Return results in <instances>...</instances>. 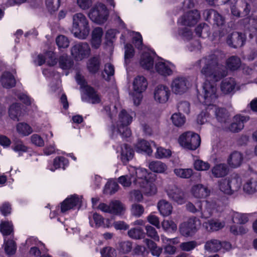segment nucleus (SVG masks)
<instances>
[{
	"mask_svg": "<svg viewBox=\"0 0 257 257\" xmlns=\"http://www.w3.org/2000/svg\"><path fill=\"white\" fill-rule=\"evenodd\" d=\"M243 161L242 154L238 151H234L229 155L227 159V163L231 168H236L241 165Z\"/></svg>",
	"mask_w": 257,
	"mask_h": 257,
	"instance_id": "nucleus-28",
	"label": "nucleus"
},
{
	"mask_svg": "<svg viewBox=\"0 0 257 257\" xmlns=\"http://www.w3.org/2000/svg\"><path fill=\"white\" fill-rule=\"evenodd\" d=\"M221 242L215 239H211L207 241L204 245V249L209 252H215L222 248Z\"/></svg>",
	"mask_w": 257,
	"mask_h": 257,
	"instance_id": "nucleus-36",
	"label": "nucleus"
},
{
	"mask_svg": "<svg viewBox=\"0 0 257 257\" xmlns=\"http://www.w3.org/2000/svg\"><path fill=\"white\" fill-rule=\"evenodd\" d=\"M200 17V15L199 12L196 10H194L188 12L184 16L181 17L178 22L183 25L192 26L197 23Z\"/></svg>",
	"mask_w": 257,
	"mask_h": 257,
	"instance_id": "nucleus-21",
	"label": "nucleus"
},
{
	"mask_svg": "<svg viewBox=\"0 0 257 257\" xmlns=\"http://www.w3.org/2000/svg\"><path fill=\"white\" fill-rule=\"evenodd\" d=\"M223 57L221 51H216L198 60L195 66L206 78L218 81L226 75L224 67L218 64L219 58Z\"/></svg>",
	"mask_w": 257,
	"mask_h": 257,
	"instance_id": "nucleus-1",
	"label": "nucleus"
},
{
	"mask_svg": "<svg viewBox=\"0 0 257 257\" xmlns=\"http://www.w3.org/2000/svg\"><path fill=\"white\" fill-rule=\"evenodd\" d=\"M9 112L10 117L15 120H19V117L24 114L21 105L17 103L11 105Z\"/></svg>",
	"mask_w": 257,
	"mask_h": 257,
	"instance_id": "nucleus-41",
	"label": "nucleus"
},
{
	"mask_svg": "<svg viewBox=\"0 0 257 257\" xmlns=\"http://www.w3.org/2000/svg\"><path fill=\"white\" fill-rule=\"evenodd\" d=\"M175 174L178 177L188 179L193 175V171L192 169L176 168L174 170Z\"/></svg>",
	"mask_w": 257,
	"mask_h": 257,
	"instance_id": "nucleus-46",
	"label": "nucleus"
},
{
	"mask_svg": "<svg viewBox=\"0 0 257 257\" xmlns=\"http://www.w3.org/2000/svg\"><path fill=\"white\" fill-rule=\"evenodd\" d=\"M136 151L139 153H145L149 156L152 154L153 150L150 142L145 140L139 141L135 146Z\"/></svg>",
	"mask_w": 257,
	"mask_h": 257,
	"instance_id": "nucleus-34",
	"label": "nucleus"
},
{
	"mask_svg": "<svg viewBox=\"0 0 257 257\" xmlns=\"http://www.w3.org/2000/svg\"><path fill=\"white\" fill-rule=\"evenodd\" d=\"M103 34L102 29L96 27L93 29L91 34V43L92 47L97 49L99 47L102 42V37Z\"/></svg>",
	"mask_w": 257,
	"mask_h": 257,
	"instance_id": "nucleus-31",
	"label": "nucleus"
},
{
	"mask_svg": "<svg viewBox=\"0 0 257 257\" xmlns=\"http://www.w3.org/2000/svg\"><path fill=\"white\" fill-rule=\"evenodd\" d=\"M1 82L3 86L6 88L14 87L16 84V80L14 76L10 72H4L1 78Z\"/></svg>",
	"mask_w": 257,
	"mask_h": 257,
	"instance_id": "nucleus-37",
	"label": "nucleus"
},
{
	"mask_svg": "<svg viewBox=\"0 0 257 257\" xmlns=\"http://www.w3.org/2000/svg\"><path fill=\"white\" fill-rule=\"evenodd\" d=\"M12 149L15 152L18 153L19 156L28 151V148L25 146L21 141H18L14 143Z\"/></svg>",
	"mask_w": 257,
	"mask_h": 257,
	"instance_id": "nucleus-57",
	"label": "nucleus"
},
{
	"mask_svg": "<svg viewBox=\"0 0 257 257\" xmlns=\"http://www.w3.org/2000/svg\"><path fill=\"white\" fill-rule=\"evenodd\" d=\"M187 210L192 213L200 212L202 218H208L218 211V205L215 200H198L195 204L191 202L186 205Z\"/></svg>",
	"mask_w": 257,
	"mask_h": 257,
	"instance_id": "nucleus-3",
	"label": "nucleus"
},
{
	"mask_svg": "<svg viewBox=\"0 0 257 257\" xmlns=\"http://www.w3.org/2000/svg\"><path fill=\"white\" fill-rule=\"evenodd\" d=\"M228 178L230 185V187H231V194H232L240 189L242 184V179L237 175H235Z\"/></svg>",
	"mask_w": 257,
	"mask_h": 257,
	"instance_id": "nucleus-42",
	"label": "nucleus"
},
{
	"mask_svg": "<svg viewBox=\"0 0 257 257\" xmlns=\"http://www.w3.org/2000/svg\"><path fill=\"white\" fill-rule=\"evenodd\" d=\"M225 222L219 220H210L205 222L203 225L208 231H217L225 226Z\"/></svg>",
	"mask_w": 257,
	"mask_h": 257,
	"instance_id": "nucleus-33",
	"label": "nucleus"
},
{
	"mask_svg": "<svg viewBox=\"0 0 257 257\" xmlns=\"http://www.w3.org/2000/svg\"><path fill=\"white\" fill-rule=\"evenodd\" d=\"M89 219L90 225L93 227L109 228L112 226L110 219H105L101 215L96 213H93L92 216H89Z\"/></svg>",
	"mask_w": 257,
	"mask_h": 257,
	"instance_id": "nucleus-17",
	"label": "nucleus"
},
{
	"mask_svg": "<svg viewBox=\"0 0 257 257\" xmlns=\"http://www.w3.org/2000/svg\"><path fill=\"white\" fill-rule=\"evenodd\" d=\"M148 85V81L144 76L139 75L134 78L133 88L136 94L133 96V100L136 105L140 104L143 98L142 93L146 90Z\"/></svg>",
	"mask_w": 257,
	"mask_h": 257,
	"instance_id": "nucleus-6",
	"label": "nucleus"
},
{
	"mask_svg": "<svg viewBox=\"0 0 257 257\" xmlns=\"http://www.w3.org/2000/svg\"><path fill=\"white\" fill-rule=\"evenodd\" d=\"M0 231L3 235H11L13 232V227L11 222H2L0 224Z\"/></svg>",
	"mask_w": 257,
	"mask_h": 257,
	"instance_id": "nucleus-56",
	"label": "nucleus"
},
{
	"mask_svg": "<svg viewBox=\"0 0 257 257\" xmlns=\"http://www.w3.org/2000/svg\"><path fill=\"white\" fill-rule=\"evenodd\" d=\"M73 61L67 55H62L59 57V65L63 70H69L73 66Z\"/></svg>",
	"mask_w": 257,
	"mask_h": 257,
	"instance_id": "nucleus-44",
	"label": "nucleus"
},
{
	"mask_svg": "<svg viewBox=\"0 0 257 257\" xmlns=\"http://www.w3.org/2000/svg\"><path fill=\"white\" fill-rule=\"evenodd\" d=\"M75 79L77 83L80 85L82 91L88 96L92 103H96L99 102L100 98L99 96L93 88L86 85V82L83 76H81L79 73H77L76 74Z\"/></svg>",
	"mask_w": 257,
	"mask_h": 257,
	"instance_id": "nucleus-11",
	"label": "nucleus"
},
{
	"mask_svg": "<svg viewBox=\"0 0 257 257\" xmlns=\"http://www.w3.org/2000/svg\"><path fill=\"white\" fill-rule=\"evenodd\" d=\"M172 155L170 150L167 149L162 147H157L155 156L157 159H164L170 157Z\"/></svg>",
	"mask_w": 257,
	"mask_h": 257,
	"instance_id": "nucleus-54",
	"label": "nucleus"
},
{
	"mask_svg": "<svg viewBox=\"0 0 257 257\" xmlns=\"http://www.w3.org/2000/svg\"><path fill=\"white\" fill-rule=\"evenodd\" d=\"M145 242L150 249L151 253L153 255L159 256L161 254L162 248L157 246L154 241L149 239H146Z\"/></svg>",
	"mask_w": 257,
	"mask_h": 257,
	"instance_id": "nucleus-49",
	"label": "nucleus"
},
{
	"mask_svg": "<svg viewBox=\"0 0 257 257\" xmlns=\"http://www.w3.org/2000/svg\"><path fill=\"white\" fill-rule=\"evenodd\" d=\"M178 142L183 148L194 150L200 146L201 139L198 134L188 132L180 136Z\"/></svg>",
	"mask_w": 257,
	"mask_h": 257,
	"instance_id": "nucleus-7",
	"label": "nucleus"
},
{
	"mask_svg": "<svg viewBox=\"0 0 257 257\" xmlns=\"http://www.w3.org/2000/svg\"><path fill=\"white\" fill-rule=\"evenodd\" d=\"M252 6V0H238V7L236 6H232L231 7V14L237 17L247 16Z\"/></svg>",
	"mask_w": 257,
	"mask_h": 257,
	"instance_id": "nucleus-12",
	"label": "nucleus"
},
{
	"mask_svg": "<svg viewBox=\"0 0 257 257\" xmlns=\"http://www.w3.org/2000/svg\"><path fill=\"white\" fill-rule=\"evenodd\" d=\"M245 40V36L243 34L234 32L227 36L226 43L229 46L237 48L242 47Z\"/></svg>",
	"mask_w": 257,
	"mask_h": 257,
	"instance_id": "nucleus-18",
	"label": "nucleus"
},
{
	"mask_svg": "<svg viewBox=\"0 0 257 257\" xmlns=\"http://www.w3.org/2000/svg\"><path fill=\"white\" fill-rule=\"evenodd\" d=\"M249 120L247 116L237 114L233 117V121L228 127L229 131L233 133L240 131L244 127V123Z\"/></svg>",
	"mask_w": 257,
	"mask_h": 257,
	"instance_id": "nucleus-23",
	"label": "nucleus"
},
{
	"mask_svg": "<svg viewBox=\"0 0 257 257\" xmlns=\"http://www.w3.org/2000/svg\"><path fill=\"white\" fill-rule=\"evenodd\" d=\"M162 226L164 230L168 231H175L177 229L176 224L171 220H164L162 222Z\"/></svg>",
	"mask_w": 257,
	"mask_h": 257,
	"instance_id": "nucleus-63",
	"label": "nucleus"
},
{
	"mask_svg": "<svg viewBox=\"0 0 257 257\" xmlns=\"http://www.w3.org/2000/svg\"><path fill=\"white\" fill-rule=\"evenodd\" d=\"M178 35L185 42H189L193 38L192 30L188 27L180 29L178 31Z\"/></svg>",
	"mask_w": 257,
	"mask_h": 257,
	"instance_id": "nucleus-47",
	"label": "nucleus"
},
{
	"mask_svg": "<svg viewBox=\"0 0 257 257\" xmlns=\"http://www.w3.org/2000/svg\"><path fill=\"white\" fill-rule=\"evenodd\" d=\"M190 193L194 197L201 199L208 197L210 191L207 186L202 184H196L192 186Z\"/></svg>",
	"mask_w": 257,
	"mask_h": 257,
	"instance_id": "nucleus-22",
	"label": "nucleus"
},
{
	"mask_svg": "<svg viewBox=\"0 0 257 257\" xmlns=\"http://www.w3.org/2000/svg\"><path fill=\"white\" fill-rule=\"evenodd\" d=\"M148 166L151 171L158 173H164L168 169L166 164L160 161H152Z\"/></svg>",
	"mask_w": 257,
	"mask_h": 257,
	"instance_id": "nucleus-40",
	"label": "nucleus"
},
{
	"mask_svg": "<svg viewBox=\"0 0 257 257\" xmlns=\"http://www.w3.org/2000/svg\"><path fill=\"white\" fill-rule=\"evenodd\" d=\"M220 87L223 94H233L235 91L236 82L233 78H227L221 81Z\"/></svg>",
	"mask_w": 257,
	"mask_h": 257,
	"instance_id": "nucleus-24",
	"label": "nucleus"
},
{
	"mask_svg": "<svg viewBox=\"0 0 257 257\" xmlns=\"http://www.w3.org/2000/svg\"><path fill=\"white\" fill-rule=\"evenodd\" d=\"M133 156L134 151L132 148L126 144L121 146L120 159L123 163H126L132 159Z\"/></svg>",
	"mask_w": 257,
	"mask_h": 257,
	"instance_id": "nucleus-39",
	"label": "nucleus"
},
{
	"mask_svg": "<svg viewBox=\"0 0 257 257\" xmlns=\"http://www.w3.org/2000/svg\"><path fill=\"white\" fill-rule=\"evenodd\" d=\"M4 245L5 251L8 254L12 255L16 252L17 245L13 239L6 240V239L5 238Z\"/></svg>",
	"mask_w": 257,
	"mask_h": 257,
	"instance_id": "nucleus-51",
	"label": "nucleus"
},
{
	"mask_svg": "<svg viewBox=\"0 0 257 257\" xmlns=\"http://www.w3.org/2000/svg\"><path fill=\"white\" fill-rule=\"evenodd\" d=\"M71 54L75 60L80 61L89 56L90 48L86 42L78 43L71 48Z\"/></svg>",
	"mask_w": 257,
	"mask_h": 257,
	"instance_id": "nucleus-10",
	"label": "nucleus"
},
{
	"mask_svg": "<svg viewBox=\"0 0 257 257\" xmlns=\"http://www.w3.org/2000/svg\"><path fill=\"white\" fill-rule=\"evenodd\" d=\"M140 187L143 193L147 196H153L157 192V188L154 183L147 180L138 186Z\"/></svg>",
	"mask_w": 257,
	"mask_h": 257,
	"instance_id": "nucleus-32",
	"label": "nucleus"
},
{
	"mask_svg": "<svg viewBox=\"0 0 257 257\" xmlns=\"http://www.w3.org/2000/svg\"><path fill=\"white\" fill-rule=\"evenodd\" d=\"M45 62L50 66H53L56 64L57 61L53 52L49 51L45 54V56L40 54L35 60V62L39 66L42 65Z\"/></svg>",
	"mask_w": 257,
	"mask_h": 257,
	"instance_id": "nucleus-27",
	"label": "nucleus"
},
{
	"mask_svg": "<svg viewBox=\"0 0 257 257\" xmlns=\"http://www.w3.org/2000/svg\"><path fill=\"white\" fill-rule=\"evenodd\" d=\"M153 94L154 100L157 103L164 104L168 101L171 91L167 86L159 84L155 88Z\"/></svg>",
	"mask_w": 257,
	"mask_h": 257,
	"instance_id": "nucleus-14",
	"label": "nucleus"
},
{
	"mask_svg": "<svg viewBox=\"0 0 257 257\" xmlns=\"http://www.w3.org/2000/svg\"><path fill=\"white\" fill-rule=\"evenodd\" d=\"M16 128L18 133L23 136H28L32 133L31 127L26 123H19Z\"/></svg>",
	"mask_w": 257,
	"mask_h": 257,
	"instance_id": "nucleus-50",
	"label": "nucleus"
},
{
	"mask_svg": "<svg viewBox=\"0 0 257 257\" xmlns=\"http://www.w3.org/2000/svg\"><path fill=\"white\" fill-rule=\"evenodd\" d=\"M81 198L76 195H71L70 197L67 198L61 204V212L65 213L75 207L79 208L81 202Z\"/></svg>",
	"mask_w": 257,
	"mask_h": 257,
	"instance_id": "nucleus-20",
	"label": "nucleus"
},
{
	"mask_svg": "<svg viewBox=\"0 0 257 257\" xmlns=\"http://www.w3.org/2000/svg\"><path fill=\"white\" fill-rule=\"evenodd\" d=\"M218 97L217 85L214 82L205 81L203 85L201 93L198 95V99L200 103L210 107L216 102Z\"/></svg>",
	"mask_w": 257,
	"mask_h": 257,
	"instance_id": "nucleus-4",
	"label": "nucleus"
},
{
	"mask_svg": "<svg viewBox=\"0 0 257 257\" xmlns=\"http://www.w3.org/2000/svg\"><path fill=\"white\" fill-rule=\"evenodd\" d=\"M241 65V61L239 58L236 56H231L226 61V65L228 68L232 70L237 69Z\"/></svg>",
	"mask_w": 257,
	"mask_h": 257,
	"instance_id": "nucleus-48",
	"label": "nucleus"
},
{
	"mask_svg": "<svg viewBox=\"0 0 257 257\" xmlns=\"http://www.w3.org/2000/svg\"><path fill=\"white\" fill-rule=\"evenodd\" d=\"M119 186L116 182L110 181L105 185L104 191L105 193L112 194L116 192Z\"/></svg>",
	"mask_w": 257,
	"mask_h": 257,
	"instance_id": "nucleus-60",
	"label": "nucleus"
},
{
	"mask_svg": "<svg viewBox=\"0 0 257 257\" xmlns=\"http://www.w3.org/2000/svg\"><path fill=\"white\" fill-rule=\"evenodd\" d=\"M72 32L74 36L85 39L90 32L89 22L86 17L82 13L75 14L73 16Z\"/></svg>",
	"mask_w": 257,
	"mask_h": 257,
	"instance_id": "nucleus-5",
	"label": "nucleus"
},
{
	"mask_svg": "<svg viewBox=\"0 0 257 257\" xmlns=\"http://www.w3.org/2000/svg\"><path fill=\"white\" fill-rule=\"evenodd\" d=\"M99 66L100 62L99 59L96 57L91 58L87 63V68L89 71L92 73L97 72L99 69Z\"/></svg>",
	"mask_w": 257,
	"mask_h": 257,
	"instance_id": "nucleus-52",
	"label": "nucleus"
},
{
	"mask_svg": "<svg viewBox=\"0 0 257 257\" xmlns=\"http://www.w3.org/2000/svg\"><path fill=\"white\" fill-rule=\"evenodd\" d=\"M56 42L59 48H66L69 45L68 39L64 35H59L56 39Z\"/></svg>",
	"mask_w": 257,
	"mask_h": 257,
	"instance_id": "nucleus-61",
	"label": "nucleus"
},
{
	"mask_svg": "<svg viewBox=\"0 0 257 257\" xmlns=\"http://www.w3.org/2000/svg\"><path fill=\"white\" fill-rule=\"evenodd\" d=\"M242 189L244 193L248 194L257 193V176L247 180L243 185Z\"/></svg>",
	"mask_w": 257,
	"mask_h": 257,
	"instance_id": "nucleus-29",
	"label": "nucleus"
},
{
	"mask_svg": "<svg viewBox=\"0 0 257 257\" xmlns=\"http://www.w3.org/2000/svg\"><path fill=\"white\" fill-rule=\"evenodd\" d=\"M194 169L198 171H205L210 167V164L207 162L203 161L200 159H197L193 163Z\"/></svg>",
	"mask_w": 257,
	"mask_h": 257,
	"instance_id": "nucleus-55",
	"label": "nucleus"
},
{
	"mask_svg": "<svg viewBox=\"0 0 257 257\" xmlns=\"http://www.w3.org/2000/svg\"><path fill=\"white\" fill-rule=\"evenodd\" d=\"M230 186L228 178L222 179L218 182L219 189L224 194L231 195V187Z\"/></svg>",
	"mask_w": 257,
	"mask_h": 257,
	"instance_id": "nucleus-53",
	"label": "nucleus"
},
{
	"mask_svg": "<svg viewBox=\"0 0 257 257\" xmlns=\"http://www.w3.org/2000/svg\"><path fill=\"white\" fill-rule=\"evenodd\" d=\"M111 214L120 215L123 214L125 210L124 205L118 200H113L110 202Z\"/></svg>",
	"mask_w": 257,
	"mask_h": 257,
	"instance_id": "nucleus-43",
	"label": "nucleus"
},
{
	"mask_svg": "<svg viewBox=\"0 0 257 257\" xmlns=\"http://www.w3.org/2000/svg\"><path fill=\"white\" fill-rule=\"evenodd\" d=\"M211 172L216 178L223 177L228 173V167L224 163L216 164L211 169Z\"/></svg>",
	"mask_w": 257,
	"mask_h": 257,
	"instance_id": "nucleus-38",
	"label": "nucleus"
},
{
	"mask_svg": "<svg viewBox=\"0 0 257 257\" xmlns=\"http://www.w3.org/2000/svg\"><path fill=\"white\" fill-rule=\"evenodd\" d=\"M166 191L169 198L177 204L181 205L185 203V197L184 192L176 186H168Z\"/></svg>",
	"mask_w": 257,
	"mask_h": 257,
	"instance_id": "nucleus-16",
	"label": "nucleus"
},
{
	"mask_svg": "<svg viewBox=\"0 0 257 257\" xmlns=\"http://www.w3.org/2000/svg\"><path fill=\"white\" fill-rule=\"evenodd\" d=\"M140 64L142 67L146 69H153L154 61L151 53L147 52L142 54L140 59Z\"/></svg>",
	"mask_w": 257,
	"mask_h": 257,
	"instance_id": "nucleus-35",
	"label": "nucleus"
},
{
	"mask_svg": "<svg viewBox=\"0 0 257 257\" xmlns=\"http://www.w3.org/2000/svg\"><path fill=\"white\" fill-rule=\"evenodd\" d=\"M232 222L236 224H244L248 220L246 214L239 212H232L231 214Z\"/></svg>",
	"mask_w": 257,
	"mask_h": 257,
	"instance_id": "nucleus-45",
	"label": "nucleus"
},
{
	"mask_svg": "<svg viewBox=\"0 0 257 257\" xmlns=\"http://www.w3.org/2000/svg\"><path fill=\"white\" fill-rule=\"evenodd\" d=\"M157 208L160 214L164 217L171 215L173 208L171 203L164 199L158 202Z\"/></svg>",
	"mask_w": 257,
	"mask_h": 257,
	"instance_id": "nucleus-30",
	"label": "nucleus"
},
{
	"mask_svg": "<svg viewBox=\"0 0 257 257\" xmlns=\"http://www.w3.org/2000/svg\"><path fill=\"white\" fill-rule=\"evenodd\" d=\"M189 83L183 77H177L172 80L171 88L176 94H182L185 92L189 87Z\"/></svg>",
	"mask_w": 257,
	"mask_h": 257,
	"instance_id": "nucleus-15",
	"label": "nucleus"
},
{
	"mask_svg": "<svg viewBox=\"0 0 257 257\" xmlns=\"http://www.w3.org/2000/svg\"><path fill=\"white\" fill-rule=\"evenodd\" d=\"M128 235L132 238L140 239L145 235L144 230L141 228H133L128 231Z\"/></svg>",
	"mask_w": 257,
	"mask_h": 257,
	"instance_id": "nucleus-59",
	"label": "nucleus"
},
{
	"mask_svg": "<svg viewBox=\"0 0 257 257\" xmlns=\"http://www.w3.org/2000/svg\"><path fill=\"white\" fill-rule=\"evenodd\" d=\"M155 70L159 75L167 77L173 74L176 71V67L172 63L160 58L155 62Z\"/></svg>",
	"mask_w": 257,
	"mask_h": 257,
	"instance_id": "nucleus-9",
	"label": "nucleus"
},
{
	"mask_svg": "<svg viewBox=\"0 0 257 257\" xmlns=\"http://www.w3.org/2000/svg\"><path fill=\"white\" fill-rule=\"evenodd\" d=\"M206 110L210 113L215 115L217 120L220 122H226L227 119V113L225 109L219 108L214 104L210 107H207Z\"/></svg>",
	"mask_w": 257,
	"mask_h": 257,
	"instance_id": "nucleus-25",
	"label": "nucleus"
},
{
	"mask_svg": "<svg viewBox=\"0 0 257 257\" xmlns=\"http://www.w3.org/2000/svg\"><path fill=\"white\" fill-rule=\"evenodd\" d=\"M68 165V161L66 158L62 156H59L56 157L53 162L48 163L47 169L54 172L59 168L65 169Z\"/></svg>",
	"mask_w": 257,
	"mask_h": 257,
	"instance_id": "nucleus-26",
	"label": "nucleus"
},
{
	"mask_svg": "<svg viewBox=\"0 0 257 257\" xmlns=\"http://www.w3.org/2000/svg\"><path fill=\"white\" fill-rule=\"evenodd\" d=\"M173 123L176 126L183 125L185 122V117L180 112L174 113L171 117Z\"/></svg>",
	"mask_w": 257,
	"mask_h": 257,
	"instance_id": "nucleus-58",
	"label": "nucleus"
},
{
	"mask_svg": "<svg viewBox=\"0 0 257 257\" xmlns=\"http://www.w3.org/2000/svg\"><path fill=\"white\" fill-rule=\"evenodd\" d=\"M108 12L105 6L98 4L92 9L88 14L89 18L94 22L101 24L107 19Z\"/></svg>",
	"mask_w": 257,
	"mask_h": 257,
	"instance_id": "nucleus-8",
	"label": "nucleus"
},
{
	"mask_svg": "<svg viewBox=\"0 0 257 257\" xmlns=\"http://www.w3.org/2000/svg\"><path fill=\"white\" fill-rule=\"evenodd\" d=\"M133 178L130 176V173L125 175H122L118 178V182L123 187H127L131 186Z\"/></svg>",
	"mask_w": 257,
	"mask_h": 257,
	"instance_id": "nucleus-62",
	"label": "nucleus"
},
{
	"mask_svg": "<svg viewBox=\"0 0 257 257\" xmlns=\"http://www.w3.org/2000/svg\"><path fill=\"white\" fill-rule=\"evenodd\" d=\"M135 113L122 109L119 112L117 121L112 122L110 129L113 135L119 134L122 137L127 138L131 135V131L128 126L132 123Z\"/></svg>",
	"mask_w": 257,
	"mask_h": 257,
	"instance_id": "nucleus-2",
	"label": "nucleus"
},
{
	"mask_svg": "<svg viewBox=\"0 0 257 257\" xmlns=\"http://www.w3.org/2000/svg\"><path fill=\"white\" fill-rule=\"evenodd\" d=\"M198 219L196 217L190 218L182 223L180 226V233L184 236L192 235L196 231V224Z\"/></svg>",
	"mask_w": 257,
	"mask_h": 257,
	"instance_id": "nucleus-19",
	"label": "nucleus"
},
{
	"mask_svg": "<svg viewBox=\"0 0 257 257\" xmlns=\"http://www.w3.org/2000/svg\"><path fill=\"white\" fill-rule=\"evenodd\" d=\"M127 170L130 176L133 178V183L137 187L140 186L141 184L148 180L147 177L148 175V172L147 169L142 168H136L133 166H128Z\"/></svg>",
	"mask_w": 257,
	"mask_h": 257,
	"instance_id": "nucleus-13",
	"label": "nucleus"
},
{
	"mask_svg": "<svg viewBox=\"0 0 257 257\" xmlns=\"http://www.w3.org/2000/svg\"><path fill=\"white\" fill-rule=\"evenodd\" d=\"M102 257H116V250L109 246L104 247L100 251Z\"/></svg>",
	"mask_w": 257,
	"mask_h": 257,
	"instance_id": "nucleus-64",
	"label": "nucleus"
}]
</instances>
